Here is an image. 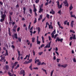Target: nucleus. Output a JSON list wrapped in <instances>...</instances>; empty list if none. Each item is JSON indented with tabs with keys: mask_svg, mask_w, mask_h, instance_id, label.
Masks as SVG:
<instances>
[{
	"mask_svg": "<svg viewBox=\"0 0 76 76\" xmlns=\"http://www.w3.org/2000/svg\"><path fill=\"white\" fill-rule=\"evenodd\" d=\"M19 67V64H18L17 66L15 67V69H17Z\"/></svg>",
	"mask_w": 76,
	"mask_h": 76,
	"instance_id": "obj_25",
	"label": "nucleus"
},
{
	"mask_svg": "<svg viewBox=\"0 0 76 76\" xmlns=\"http://www.w3.org/2000/svg\"><path fill=\"white\" fill-rule=\"evenodd\" d=\"M11 47L12 48H13V49H14V48H15V46L13 45H11Z\"/></svg>",
	"mask_w": 76,
	"mask_h": 76,
	"instance_id": "obj_50",
	"label": "nucleus"
},
{
	"mask_svg": "<svg viewBox=\"0 0 76 76\" xmlns=\"http://www.w3.org/2000/svg\"><path fill=\"white\" fill-rule=\"evenodd\" d=\"M39 18H41V19H42V15H40Z\"/></svg>",
	"mask_w": 76,
	"mask_h": 76,
	"instance_id": "obj_52",
	"label": "nucleus"
},
{
	"mask_svg": "<svg viewBox=\"0 0 76 76\" xmlns=\"http://www.w3.org/2000/svg\"><path fill=\"white\" fill-rule=\"evenodd\" d=\"M73 61H74V63H76V60L75 58H73Z\"/></svg>",
	"mask_w": 76,
	"mask_h": 76,
	"instance_id": "obj_35",
	"label": "nucleus"
},
{
	"mask_svg": "<svg viewBox=\"0 0 76 76\" xmlns=\"http://www.w3.org/2000/svg\"><path fill=\"white\" fill-rule=\"evenodd\" d=\"M5 67L7 70L8 69H9V66L8 65H6L5 66Z\"/></svg>",
	"mask_w": 76,
	"mask_h": 76,
	"instance_id": "obj_27",
	"label": "nucleus"
},
{
	"mask_svg": "<svg viewBox=\"0 0 76 76\" xmlns=\"http://www.w3.org/2000/svg\"><path fill=\"white\" fill-rule=\"evenodd\" d=\"M39 7L40 8L39 9V13L42 12H43V9H42V8H41V6H39Z\"/></svg>",
	"mask_w": 76,
	"mask_h": 76,
	"instance_id": "obj_8",
	"label": "nucleus"
},
{
	"mask_svg": "<svg viewBox=\"0 0 76 76\" xmlns=\"http://www.w3.org/2000/svg\"><path fill=\"white\" fill-rule=\"evenodd\" d=\"M20 31V27H18L17 28V32H19Z\"/></svg>",
	"mask_w": 76,
	"mask_h": 76,
	"instance_id": "obj_48",
	"label": "nucleus"
},
{
	"mask_svg": "<svg viewBox=\"0 0 76 76\" xmlns=\"http://www.w3.org/2000/svg\"><path fill=\"white\" fill-rule=\"evenodd\" d=\"M23 10L24 11H26V8L25 7H23Z\"/></svg>",
	"mask_w": 76,
	"mask_h": 76,
	"instance_id": "obj_56",
	"label": "nucleus"
},
{
	"mask_svg": "<svg viewBox=\"0 0 76 76\" xmlns=\"http://www.w3.org/2000/svg\"><path fill=\"white\" fill-rule=\"evenodd\" d=\"M18 40L19 42H21V38L20 37L18 38Z\"/></svg>",
	"mask_w": 76,
	"mask_h": 76,
	"instance_id": "obj_43",
	"label": "nucleus"
},
{
	"mask_svg": "<svg viewBox=\"0 0 76 76\" xmlns=\"http://www.w3.org/2000/svg\"><path fill=\"white\" fill-rule=\"evenodd\" d=\"M18 63V62H15L14 64V66H16Z\"/></svg>",
	"mask_w": 76,
	"mask_h": 76,
	"instance_id": "obj_40",
	"label": "nucleus"
},
{
	"mask_svg": "<svg viewBox=\"0 0 76 76\" xmlns=\"http://www.w3.org/2000/svg\"><path fill=\"white\" fill-rule=\"evenodd\" d=\"M48 38L49 41H51V40H52V39L51 38V37L48 36Z\"/></svg>",
	"mask_w": 76,
	"mask_h": 76,
	"instance_id": "obj_34",
	"label": "nucleus"
},
{
	"mask_svg": "<svg viewBox=\"0 0 76 76\" xmlns=\"http://www.w3.org/2000/svg\"><path fill=\"white\" fill-rule=\"evenodd\" d=\"M49 28L51 29H53V27L52 26V25L50 24V25H49Z\"/></svg>",
	"mask_w": 76,
	"mask_h": 76,
	"instance_id": "obj_16",
	"label": "nucleus"
},
{
	"mask_svg": "<svg viewBox=\"0 0 76 76\" xmlns=\"http://www.w3.org/2000/svg\"><path fill=\"white\" fill-rule=\"evenodd\" d=\"M48 4V2H47L46 3H45V6H47Z\"/></svg>",
	"mask_w": 76,
	"mask_h": 76,
	"instance_id": "obj_57",
	"label": "nucleus"
},
{
	"mask_svg": "<svg viewBox=\"0 0 76 76\" xmlns=\"http://www.w3.org/2000/svg\"><path fill=\"white\" fill-rule=\"evenodd\" d=\"M51 11H50V14H52V15H54V13H55V12H54V11H53V9H52L51 10Z\"/></svg>",
	"mask_w": 76,
	"mask_h": 76,
	"instance_id": "obj_14",
	"label": "nucleus"
},
{
	"mask_svg": "<svg viewBox=\"0 0 76 76\" xmlns=\"http://www.w3.org/2000/svg\"><path fill=\"white\" fill-rule=\"evenodd\" d=\"M33 69L35 70H38V67H34L33 68Z\"/></svg>",
	"mask_w": 76,
	"mask_h": 76,
	"instance_id": "obj_46",
	"label": "nucleus"
},
{
	"mask_svg": "<svg viewBox=\"0 0 76 76\" xmlns=\"http://www.w3.org/2000/svg\"><path fill=\"white\" fill-rule=\"evenodd\" d=\"M67 20L64 21V25H66L67 24Z\"/></svg>",
	"mask_w": 76,
	"mask_h": 76,
	"instance_id": "obj_37",
	"label": "nucleus"
},
{
	"mask_svg": "<svg viewBox=\"0 0 76 76\" xmlns=\"http://www.w3.org/2000/svg\"><path fill=\"white\" fill-rule=\"evenodd\" d=\"M58 26H59V27L60 28H61V29H63V27H61V25H60H60H58Z\"/></svg>",
	"mask_w": 76,
	"mask_h": 76,
	"instance_id": "obj_42",
	"label": "nucleus"
},
{
	"mask_svg": "<svg viewBox=\"0 0 76 76\" xmlns=\"http://www.w3.org/2000/svg\"><path fill=\"white\" fill-rule=\"evenodd\" d=\"M37 23V18H35L34 20V23L35 24V23Z\"/></svg>",
	"mask_w": 76,
	"mask_h": 76,
	"instance_id": "obj_29",
	"label": "nucleus"
},
{
	"mask_svg": "<svg viewBox=\"0 0 76 76\" xmlns=\"http://www.w3.org/2000/svg\"><path fill=\"white\" fill-rule=\"evenodd\" d=\"M38 38H39V37L38 36H37V44H39H39H40V43H41V42L38 41Z\"/></svg>",
	"mask_w": 76,
	"mask_h": 76,
	"instance_id": "obj_9",
	"label": "nucleus"
},
{
	"mask_svg": "<svg viewBox=\"0 0 76 76\" xmlns=\"http://www.w3.org/2000/svg\"><path fill=\"white\" fill-rule=\"evenodd\" d=\"M36 29H37V31H38V34H39V32H40V31H41V28H40L38 27H36Z\"/></svg>",
	"mask_w": 76,
	"mask_h": 76,
	"instance_id": "obj_10",
	"label": "nucleus"
},
{
	"mask_svg": "<svg viewBox=\"0 0 76 76\" xmlns=\"http://www.w3.org/2000/svg\"><path fill=\"white\" fill-rule=\"evenodd\" d=\"M1 14V18H2L0 19V22H3V21L4 20V19L6 16V15L5 14V13H6V11L5 10L4 12L1 11H0Z\"/></svg>",
	"mask_w": 76,
	"mask_h": 76,
	"instance_id": "obj_1",
	"label": "nucleus"
},
{
	"mask_svg": "<svg viewBox=\"0 0 76 76\" xmlns=\"http://www.w3.org/2000/svg\"><path fill=\"white\" fill-rule=\"evenodd\" d=\"M43 64H45V65L46 64H45V62H42L41 63V65H43Z\"/></svg>",
	"mask_w": 76,
	"mask_h": 76,
	"instance_id": "obj_45",
	"label": "nucleus"
},
{
	"mask_svg": "<svg viewBox=\"0 0 76 76\" xmlns=\"http://www.w3.org/2000/svg\"><path fill=\"white\" fill-rule=\"evenodd\" d=\"M46 16L48 19H49L50 18V15L49 14H47Z\"/></svg>",
	"mask_w": 76,
	"mask_h": 76,
	"instance_id": "obj_32",
	"label": "nucleus"
},
{
	"mask_svg": "<svg viewBox=\"0 0 76 76\" xmlns=\"http://www.w3.org/2000/svg\"><path fill=\"white\" fill-rule=\"evenodd\" d=\"M9 18H10V22H11V16H10V15L9 16Z\"/></svg>",
	"mask_w": 76,
	"mask_h": 76,
	"instance_id": "obj_55",
	"label": "nucleus"
},
{
	"mask_svg": "<svg viewBox=\"0 0 76 76\" xmlns=\"http://www.w3.org/2000/svg\"><path fill=\"white\" fill-rule=\"evenodd\" d=\"M39 0H36L35 1V3H39Z\"/></svg>",
	"mask_w": 76,
	"mask_h": 76,
	"instance_id": "obj_44",
	"label": "nucleus"
},
{
	"mask_svg": "<svg viewBox=\"0 0 76 76\" xmlns=\"http://www.w3.org/2000/svg\"><path fill=\"white\" fill-rule=\"evenodd\" d=\"M73 7H72V4H71L69 8L70 10H72V9H73Z\"/></svg>",
	"mask_w": 76,
	"mask_h": 76,
	"instance_id": "obj_18",
	"label": "nucleus"
},
{
	"mask_svg": "<svg viewBox=\"0 0 76 76\" xmlns=\"http://www.w3.org/2000/svg\"><path fill=\"white\" fill-rule=\"evenodd\" d=\"M29 11L30 12V14H32V10L30 8Z\"/></svg>",
	"mask_w": 76,
	"mask_h": 76,
	"instance_id": "obj_38",
	"label": "nucleus"
},
{
	"mask_svg": "<svg viewBox=\"0 0 76 76\" xmlns=\"http://www.w3.org/2000/svg\"><path fill=\"white\" fill-rule=\"evenodd\" d=\"M32 39V42H35V38L33 37L31 38Z\"/></svg>",
	"mask_w": 76,
	"mask_h": 76,
	"instance_id": "obj_19",
	"label": "nucleus"
},
{
	"mask_svg": "<svg viewBox=\"0 0 76 76\" xmlns=\"http://www.w3.org/2000/svg\"><path fill=\"white\" fill-rule=\"evenodd\" d=\"M57 41H58V42H59L60 41L61 42H62V41H63V39H60L58 37L56 38V42H57Z\"/></svg>",
	"mask_w": 76,
	"mask_h": 76,
	"instance_id": "obj_4",
	"label": "nucleus"
},
{
	"mask_svg": "<svg viewBox=\"0 0 76 76\" xmlns=\"http://www.w3.org/2000/svg\"><path fill=\"white\" fill-rule=\"evenodd\" d=\"M0 4L1 5H2L3 4V2L1 1H0Z\"/></svg>",
	"mask_w": 76,
	"mask_h": 76,
	"instance_id": "obj_63",
	"label": "nucleus"
},
{
	"mask_svg": "<svg viewBox=\"0 0 76 76\" xmlns=\"http://www.w3.org/2000/svg\"><path fill=\"white\" fill-rule=\"evenodd\" d=\"M33 10L34 12H37V9L35 8H34V9Z\"/></svg>",
	"mask_w": 76,
	"mask_h": 76,
	"instance_id": "obj_26",
	"label": "nucleus"
},
{
	"mask_svg": "<svg viewBox=\"0 0 76 76\" xmlns=\"http://www.w3.org/2000/svg\"><path fill=\"white\" fill-rule=\"evenodd\" d=\"M67 64H64V65H61V66L62 67H64V68H66V67H67Z\"/></svg>",
	"mask_w": 76,
	"mask_h": 76,
	"instance_id": "obj_15",
	"label": "nucleus"
},
{
	"mask_svg": "<svg viewBox=\"0 0 76 76\" xmlns=\"http://www.w3.org/2000/svg\"><path fill=\"white\" fill-rule=\"evenodd\" d=\"M14 43H15V41H12L11 42V44H12V45L14 44Z\"/></svg>",
	"mask_w": 76,
	"mask_h": 76,
	"instance_id": "obj_60",
	"label": "nucleus"
},
{
	"mask_svg": "<svg viewBox=\"0 0 76 76\" xmlns=\"http://www.w3.org/2000/svg\"><path fill=\"white\" fill-rule=\"evenodd\" d=\"M28 63H29L28 61L27 62L26 61L24 62L23 64H28Z\"/></svg>",
	"mask_w": 76,
	"mask_h": 76,
	"instance_id": "obj_28",
	"label": "nucleus"
},
{
	"mask_svg": "<svg viewBox=\"0 0 76 76\" xmlns=\"http://www.w3.org/2000/svg\"><path fill=\"white\" fill-rule=\"evenodd\" d=\"M73 39H75V40H76V35L75 34L73 35Z\"/></svg>",
	"mask_w": 76,
	"mask_h": 76,
	"instance_id": "obj_20",
	"label": "nucleus"
},
{
	"mask_svg": "<svg viewBox=\"0 0 76 76\" xmlns=\"http://www.w3.org/2000/svg\"><path fill=\"white\" fill-rule=\"evenodd\" d=\"M54 72V70H53L50 73V76H53V73Z\"/></svg>",
	"mask_w": 76,
	"mask_h": 76,
	"instance_id": "obj_21",
	"label": "nucleus"
},
{
	"mask_svg": "<svg viewBox=\"0 0 76 76\" xmlns=\"http://www.w3.org/2000/svg\"><path fill=\"white\" fill-rule=\"evenodd\" d=\"M24 73H25V71L22 70L20 71V75H22V74H24Z\"/></svg>",
	"mask_w": 76,
	"mask_h": 76,
	"instance_id": "obj_13",
	"label": "nucleus"
},
{
	"mask_svg": "<svg viewBox=\"0 0 76 76\" xmlns=\"http://www.w3.org/2000/svg\"><path fill=\"white\" fill-rule=\"evenodd\" d=\"M56 3H57V5H58V9H61L62 8V6L63 5V3H61V4L60 5V2L59 1H58Z\"/></svg>",
	"mask_w": 76,
	"mask_h": 76,
	"instance_id": "obj_3",
	"label": "nucleus"
},
{
	"mask_svg": "<svg viewBox=\"0 0 76 76\" xmlns=\"http://www.w3.org/2000/svg\"><path fill=\"white\" fill-rule=\"evenodd\" d=\"M42 42H43V43H44V37L43 36H42Z\"/></svg>",
	"mask_w": 76,
	"mask_h": 76,
	"instance_id": "obj_33",
	"label": "nucleus"
},
{
	"mask_svg": "<svg viewBox=\"0 0 76 76\" xmlns=\"http://www.w3.org/2000/svg\"><path fill=\"white\" fill-rule=\"evenodd\" d=\"M6 54H4V56H6V55L7 56H8V53L7 52V50H6Z\"/></svg>",
	"mask_w": 76,
	"mask_h": 76,
	"instance_id": "obj_23",
	"label": "nucleus"
},
{
	"mask_svg": "<svg viewBox=\"0 0 76 76\" xmlns=\"http://www.w3.org/2000/svg\"><path fill=\"white\" fill-rule=\"evenodd\" d=\"M26 42L28 43L27 44L28 45H29V44H30V42L28 40H26Z\"/></svg>",
	"mask_w": 76,
	"mask_h": 76,
	"instance_id": "obj_24",
	"label": "nucleus"
},
{
	"mask_svg": "<svg viewBox=\"0 0 76 76\" xmlns=\"http://www.w3.org/2000/svg\"><path fill=\"white\" fill-rule=\"evenodd\" d=\"M59 60H60V59H57V61L58 63H59Z\"/></svg>",
	"mask_w": 76,
	"mask_h": 76,
	"instance_id": "obj_49",
	"label": "nucleus"
},
{
	"mask_svg": "<svg viewBox=\"0 0 76 76\" xmlns=\"http://www.w3.org/2000/svg\"><path fill=\"white\" fill-rule=\"evenodd\" d=\"M5 57H1V61H4V62H5L6 61V59H4Z\"/></svg>",
	"mask_w": 76,
	"mask_h": 76,
	"instance_id": "obj_12",
	"label": "nucleus"
},
{
	"mask_svg": "<svg viewBox=\"0 0 76 76\" xmlns=\"http://www.w3.org/2000/svg\"><path fill=\"white\" fill-rule=\"evenodd\" d=\"M63 3L64 4L65 6L67 7L69 6V4L67 2V0H65L64 1H63Z\"/></svg>",
	"mask_w": 76,
	"mask_h": 76,
	"instance_id": "obj_5",
	"label": "nucleus"
},
{
	"mask_svg": "<svg viewBox=\"0 0 76 76\" xmlns=\"http://www.w3.org/2000/svg\"><path fill=\"white\" fill-rule=\"evenodd\" d=\"M8 31L10 36H11L12 35H11V33L10 32V28L9 27L8 28Z\"/></svg>",
	"mask_w": 76,
	"mask_h": 76,
	"instance_id": "obj_17",
	"label": "nucleus"
},
{
	"mask_svg": "<svg viewBox=\"0 0 76 76\" xmlns=\"http://www.w3.org/2000/svg\"><path fill=\"white\" fill-rule=\"evenodd\" d=\"M32 60L31 59H30V60H29V61H28V63H31L32 62Z\"/></svg>",
	"mask_w": 76,
	"mask_h": 76,
	"instance_id": "obj_47",
	"label": "nucleus"
},
{
	"mask_svg": "<svg viewBox=\"0 0 76 76\" xmlns=\"http://www.w3.org/2000/svg\"><path fill=\"white\" fill-rule=\"evenodd\" d=\"M51 41H50V42L48 44H47L46 46H45L44 48H50V45H51Z\"/></svg>",
	"mask_w": 76,
	"mask_h": 76,
	"instance_id": "obj_6",
	"label": "nucleus"
},
{
	"mask_svg": "<svg viewBox=\"0 0 76 76\" xmlns=\"http://www.w3.org/2000/svg\"><path fill=\"white\" fill-rule=\"evenodd\" d=\"M54 34H56V30H54V31H53L52 33L51 34V36L52 38H54V39H56V38H57V37L58 36V34H56L55 35Z\"/></svg>",
	"mask_w": 76,
	"mask_h": 76,
	"instance_id": "obj_2",
	"label": "nucleus"
},
{
	"mask_svg": "<svg viewBox=\"0 0 76 76\" xmlns=\"http://www.w3.org/2000/svg\"><path fill=\"white\" fill-rule=\"evenodd\" d=\"M41 62L39 61L37 64L38 66H39L40 65H41Z\"/></svg>",
	"mask_w": 76,
	"mask_h": 76,
	"instance_id": "obj_41",
	"label": "nucleus"
},
{
	"mask_svg": "<svg viewBox=\"0 0 76 76\" xmlns=\"http://www.w3.org/2000/svg\"><path fill=\"white\" fill-rule=\"evenodd\" d=\"M42 53H43V52H40L39 53V56H41V54H42Z\"/></svg>",
	"mask_w": 76,
	"mask_h": 76,
	"instance_id": "obj_36",
	"label": "nucleus"
},
{
	"mask_svg": "<svg viewBox=\"0 0 76 76\" xmlns=\"http://www.w3.org/2000/svg\"><path fill=\"white\" fill-rule=\"evenodd\" d=\"M55 50L56 51H58V48H57V47H56V49Z\"/></svg>",
	"mask_w": 76,
	"mask_h": 76,
	"instance_id": "obj_64",
	"label": "nucleus"
},
{
	"mask_svg": "<svg viewBox=\"0 0 76 76\" xmlns=\"http://www.w3.org/2000/svg\"><path fill=\"white\" fill-rule=\"evenodd\" d=\"M37 62H39V59H37L35 61V63H37Z\"/></svg>",
	"mask_w": 76,
	"mask_h": 76,
	"instance_id": "obj_31",
	"label": "nucleus"
},
{
	"mask_svg": "<svg viewBox=\"0 0 76 76\" xmlns=\"http://www.w3.org/2000/svg\"><path fill=\"white\" fill-rule=\"evenodd\" d=\"M58 13H59V14H60L61 13V11L59 10L58 12Z\"/></svg>",
	"mask_w": 76,
	"mask_h": 76,
	"instance_id": "obj_58",
	"label": "nucleus"
},
{
	"mask_svg": "<svg viewBox=\"0 0 76 76\" xmlns=\"http://www.w3.org/2000/svg\"><path fill=\"white\" fill-rule=\"evenodd\" d=\"M12 36L14 37H15V39H18V34H17V33H14L13 35H12Z\"/></svg>",
	"mask_w": 76,
	"mask_h": 76,
	"instance_id": "obj_7",
	"label": "nucleus"
},
{
	"mask_svg": "<svg viewBox=\"0 0 76 76\" xmlns=\"http://www.w3.org/2000/svg\"><path fill=\"white\" fill-rule=\"evenodd\" d=\"M50 24H49V23H48V22H47L46 23V25H48V26H49V25Z\"/></svg>",
	"mask_w": 76,
	"mask_h": 76,
	"instance_id": "obj_53",
	"label": "nucleus"
},
{
	"mask_svg": "<svg viewBox=\"0 0 76 76\" xmlns=\"http://www.w3.org/2000/svg\"><path fill=\"white\" fill-rule=\"evenodd\" d=\"M45 46V45L44 44H42L41 45V46H40L41 48H42V47H43L44 46Z\"/></svg>",
	"mask_w": 76,
	"mask_h": 76,
	"instance_id": "obj_51",
	"label": "nucleus"
},
{
	"mask_svg": "<svg viewBox=\"0 0 76 76\" xmlns=\"http://www.w3.org/2000/svg\"><path fill=\"white\" fill-rule=\"evenodd\" d=\"M8 74L10 75V76H13V75H12V73L9 72H8Z\"/></svg>",
	"mask_w": 76,
	"mask_h": 76,
	"instance_id": "obj_30",
	"label": "nucleus"
},
{
	"mask_svg": "<svg viewBox=\"0 0 76 76\" xmlns=\"http://www.w3.org/2000/svg\"><path fill=\"white\" fill-rule=\"evenodd\" d=\"M32 64H31L29 67V69H30L31 70H32Z\"/></svg>",
	"mask_w": 76,
	"mask_h": 76,
	"instance_id": "obj_39",
	"label": "nucleus"
},
{
	"mask_svg": "<svg viewBox=\"0 0 76 76\" xmlns=\"http://www.w3.org/2000/svg\"><path fill=\"white\" fill-rule=\"evenodd\" d=\"M33 55L34 56L35 54V51H34V50H33Z\"/></svg>",
	"mask_w": 76,
	"mask_h": 76,
	"instance_id": "obj_59",
	"label": "nucleus"
},
{
	"mask_svg": "<svg viewBox=\"0 0 76 76\" xmlns=\"http://www.w3.org/2000/svg\"><path fill=\"white\" fill-rule=\"evenodd\" d=\"M41 69H42V70L44 71V72H46V71H47V70H45L44 69V68H42Z\"/></svg>",
	"mask_w": 76,
	"mask_h": 76,
	"instance_id": "obj_54",
	"label": "nucleus"
},
{
	"mask_svg": "<svg viewBox=\"0 0 76 76\" xmlns=\"http://www.w3.org/2000/svg\"><path fill=\"white\" fill-rule=\"evenodd\" d=\"M57 24L58 26L60 25V22L58 21L57 22Z\"/></svg>",
	"mask_w": 76,
	"mask_h": 76,
	"instance_id": "obj_62",
	"label": "nucleus"
},
{
	"mask_svg": "<svg viewBox=\"0 0 76 76\" xmlns=\"http://www.w3.org/2000/svg\"><path fill=\"white\" fill-rule=\"evenodd\" d=\"M13 14V12H11L10 13V15H12Z\"/></svg>",
	"mask_w": 76,
	"mask_h": 76,
	"instance_id": "obj_61",
	"label": "nucleus"
},
{
	"mask_svg": "<svg viewBox=\"0 0 76 76\" xmlns=\"http://www.w3.org/2000/svg\"><path fill=\"white\" fill-rule=\"evenodd\" d=\"M12 31L13 32H15L16 31V28H13Z\"/></svg>",
	"mask_w": 76,
	"mask_h": 76,
	"instance_id": "obj_22",
	"label": "nucleus"
},
{
	"mask_svg": "<svg viewBox=\"0 0 76 76\" xmlns=\"http://www.w3.org/2000/svg\"><path fill=\"white\" fill-rule=\"evenodd\" d=\"M74 23V21H71L70 26L72 28H73V25H74V23Z\"/></svg>",
	"mask_w": 76,
	"mask_h": 76,
	"instance_id": "obj_11",
	"label": "nucleus"
}]
</instances>
